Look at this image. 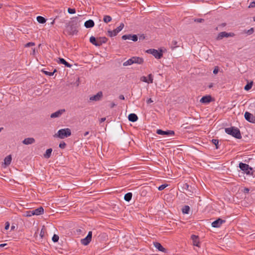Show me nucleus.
Instances as JSON below:
<instances>
[{"mask_svg":"<svg viewBox=\"0 0 255 255\" xmlns=\"http://www.w3.org/2000/svg\"><path fill=\"white\" fill-rule=\"evenodd\" d=\"M6 245V244H2L0 245V247H3Z\"/></svg>","mask_w":255,"mask_h":255,"instance_id":"nucleus-57","label":"nucleus"},{"mask_svg":"<svg viewBox=\"0 0 255 255\" xmlns=\"http://www.w3.org/2000/svg\"><path fill=\"white\" fill-rule=\"evenodd\" d=\"M92 237V232L91 231H90V232H89L86 238H88L89 240L91 241Z\"/></svg>","mask_w":255,"mask_h":255,"instance_id":"nucleus-40","label":"nucleus"},{"mask_svg":"<svg viewBox=\"0 0 255 255\" xmlns=\"http://www.w3.org/2000/svg\"><path fill=\"white\" fill-rule=\"evenodd\" d=\"M71 134V130L68 128H63L59 130L57 133H56L54 136L58 137L61 139H63L65 137H67L70 136Z\"/></svg>","mask_w":255,"mask_h":255,"instance_id":"nucleus-4","label":"nucleus"},{"mask_svg":"<svg viewBox=\"0 0 255 255\" xmlns=\"http://www.w3.org/2000/svg\"><path fill=\"white\" fill-rule=\"evenodd\" d=\"M124 24L123 23H121L119 26H118L116 29H114L113 31H108V35L110 37L115 36L117 35V34L120 32L124 28Z\"/></svg>","mask_w":255,"mask_h":255,"instance_id":"nucleus-8","label":"nucleus"},{"mask_svg":"<svg viewBox=\"0 0 255 255\" xmlns=\"http://www.w3.org/2000/svg\"><path fill=\"white\" fill-rule=\"evenodd\" d=\"M213 87V84H211L209 86V87L210 88L211 87Z\"/></svg>","mask_w":255,"mask_h":255,"instance_id":"nucleus-61","label":"nucleus"},{"mask_svg":"<svg viewBox=\"0 0 255 255\" xmlns=\"http://www.w3.org/2000/svg\"><path fill=\"white\" fill-rule=\"evenodd\" d=\"M59 146L61 148H64L66 146V143L64 142H61L59 144Z\"/></svg>","mask_w":255,"mask_h":255,"instance_id":"nucleus-45","label":"nucleus"},{"mask_svg":"<svg viewBox=\"0 0 255 255\" xmlns=\"http://www.w3.org/2000/svg\"><path fill=\"white\" fill-rule=\"evenodd\" d=\"M68 12L70 14H74L76 12V10L75 8H69L68 9Z\"/></svg>","mask_w":255,"mask_h":255,"instance_id":"nucleus-39","label":"nucleus"},{"mask_svg":"<svg viewBox=\"0 0 255 255\" xmlns=\"http://www.w3.org/2000/svg\"><path fill=\"white\" fill-rule=\"evenodd\" d=\"M9 227V223H8V222H6V223H5V228H5V229L6 230H8V229Z\"/></svg>","mask_w":255,"mask_h":255,"instance_id":"nucleus-50","label":"nucleus"},{"mask_svg":"<svg viewBox=\"0 0 255 255\" xmlns=\"http://www.w3.org/2000/svg\"><path fill=\"white\" fill-rule=\"evenodd\" d=\"M2 6V4H0V8H1Z\"/></svg>","mask_w":255,"mask_h":255,"instance_id":"nucleus-64","label":"nucleus"},{"mask_svg":"<svg viewBox=\"0 0 255 255\" xmlns=\"http://www.w3.org/2000/svg\"><path fill=\"white\" fill-rule=\"evenodd\" d=\"M255 7V2L253 1L250 3V5H249V8H253Z\"/></svg>","mask_w":255,"mask_h":255,"instance_id":"nucleus-48","label":"nucleus"},{"mask_svg":"<svg viewBox=\"0 0 255 255\" xmlns=\"http://www.w3.org/2000/svg\"><path fill=\"white\" fill-rule=\"evenodd\" d=\"M122 38L123 40H131L133 41H136L137 40L138 37L136 35L133 34H128V35H124L122 36Z\"/></svg>","mask_w":255,"mask_h":255,"instance_id":"nucleus-12","label":"nucleus"},{"mask_svg":"<svg viewBox=\"0 0 255 255\" xmlns=\"http://www.w3.org/2000/svg\"><path fill=\"white\" fill-rule=\"evenodd\" d=\"M44 234H45V229H44V227H43L42 228V229H41V230L40 231V236L41 238H42L44 237Z\"/></svg>","mask_w":255,"mask_h":255,"instance_id":"nucleus-41","label":"nucleus"},{"mask_svg":"<svg viewBox=\"0 0 255 255\" xmlns=\"http://www.w3.org/2000/svg\"><path fill=\"white\" fill-rule=\"evenodd\" d=\"M244 116L247 121L252 123H255V117L253 114L248 112H246Z\"/></svg>","mask_w":255,"mask_h":255,"instance_id":"nucleus-10","label":"nucleus"},{"mask_svg":"<svg viewBox=\"0 0 255 255\" xmlns=\"http://www.w3.org/2000/svg\"><path fill=\"white\" fill-rule=\"evenodd\" d=\"M43 72L45 74L48 76H52L55 72H56V70L55 69L53 72H50L42 70Z\"/></svg>","mask_w":255,"mask_h":255,"instance_id":"nucleus-34","label":"nucleus"},{"mask_svg":"<svg viewBox=\"0 0 255 255\" xmlns=\"http://www.w3.org/2000/svg\"><path fill=\"white\" fill-rule=\"evenodd\" d=\"M183 187L184 189L190 192V190L189 189V185L187 183L184 184Z\"/></svg>","mask_w":255,"mask_h":255,"instance_id":"nucleus-44","label":"nucleus"},{"mask_svg":"<svg viewBox=\"0 0 255 255\" xmlns=\"http://www.w3.org/2000/svg\"><path fill=\"white\" fill-rule=\"evenodd\" d=\"M153 102V101L152 100V99L151 98L148 99L146 101L147 104L152 103Z\"/></svg>","mask_w":255,"mask_h":255,"instance_id":"nucleus-52","label":"nucleus"},{"mask_svg":"<svg viewBox=\"0 0 255 255\" xmlns=\"http://www.w3.org/2000/svg\"><path fill=\"white\" fill-rule=\"evenodd\" d=\"M57 62L59 64H64L66 67L71 68L72 65L66 61V60L62 58H59L58 60H57Z\"/></svg>","mask_w":255,"mask_h":255,"instance_id":"nucleus-18","label":"nucleus"},{"mask_svg":"<svg viewBox=\"0 0 255 255\" xmlns=\"http://www.w3.org/2000/svg\"><path fill=\"white\" fill-rule=\"evenodd\" d=\"M116 106V104H115L114 103H112L111 104V108H114V107L115 106Z\"/></svg>","mask_w":255,"mask_h":255,"instance_id":"nucleus-55","label":"nucleus"},{"mask_svg":"<svg viewBox=\"0 0 255 255\" xmlns=\"http://www.w3.org/2000/svg\"><path fill=\"white\" fill-rule=\"evenodd\" d=\"M144 38V36H143V37H142V36H140V37H139V38H140H140H142H142Z\"/></svg>","mask_w":255,"mask_h":255,"instance_id":"nucleus-63","label":"nucleus"},{"mask_svg":"<svg viewBox=\"0 0 255 255\" xmlns=\"http://www.w3.org/2000/svg\"><path fill=\"white\" fill-rule=\"evenodd\" d=\"M105 120H106V118H101V119H100V123H103V122H105Z\"/></svg>","mask_w":255,"mask_h":255,"instance_id":"nucleus-53","label":"nucleus"},{"mask_svg":"<svg viewBox=\"0 0 255 255\" xmlns=\"http://www.w3.org/2000/svg\"><path fill=\"white\" fill-rule=\"evenodd\" d=\"M154 247L157 249L159 251L166 253V250L162 247V246L158 242H153Z\"/></svg>","mask_w":255,"mask_h":255,"instance_id":"nucleus-16","label":"nucleus"},{"mask_svg":"<svg viewBox=\"0 0 255 255\" xmlns=\"http://www.w3.org/2000/svg\"><path fill=\"white\" fill-rule=\"evenodd\" d=\"M148 53L152 54L155 58L160 59L162 57V51L160 50L159 51L154 49H150L146 51Z\"/></svg>","mask_w":255,"mask_h":255,"instance_id":"nucleus-7","label":"nucleus"},{"mask_svg":"<svg viewBox=\"0 0 255 255\" xmlns=\"http://www.w3.org/2000/svg\"><path fill=\"white\" fill-rule=\"evenodd\" d=\"M90 242L91 241L89 240L86 237L82 239L81 241L82 244L85 246L88 245L90 243Z\"/></svg>","mask_w":255,"mask_h":255,"instance_id":"nucleus-28","label":"nucleus"},{"mask_svg":"<svg viewBox=\"0 0 255 255\" xmlns=\"http://www.w3.org/2000/svg\"><path fill=\"white\" fill-rule=\"evenodd\" d=\"M234 35V34L233 33H228L225 31L224 32H221L219 33L217 39V40H221L224 37H232Z\"/></svg>","mask_w":255,"mask_h":255,"instance_id":"nucleus-11","label":"nucleus"},{"mask_svg":"<svg viewBox=\"0 0 255 255\" xmlns=\"http://www.w3.org/2000/svg\"><path fill=\"white\" fill-rule=\"evenodd\" d=\"M119 98H120L121 100H125V97H124V95H120V96H119Z\"/></svg>","mask_w":255,"mask_h":255,"instance_id":"nucleus-54","label":"nucleus"},{"mask_svg":"<svg viewBox=\"0 0 255 255\" xmlns=\"http://www.w3.org/2000/svg\"><path fill=\"white\" fill-rule=\"evenodd\" d=\"M144 62L143 59L141 57L134 56L129 59L123 63L124 66L131 65L135 63L138 64H142Z\"/></svg>","mask_w":255,"mask_h":255,"instance_id":"nucleus-3","label":"nucleus"},{"mask_svg":"<svg viewBox=\"0 0 255 255\" xmlns=\"http://www.w3.org/2000/svg\"><path fill=\"white\" fill-rule=\"evenodd\" d=\"M225 222V220L219 218L212 223V226L214 228H219Z\"/></svg>","mask_w":255,"mask_h":255,"instance_id":"nucleus-14","label":"nucleus"},{"mask_svg":"<svg viewBox=\"0 0 255 255\" xmlns=\"http://www.w3.org/2000/svg\"><path fill=\"white\" fill-rule=\"evenodd\" d=\"M190 210V207L188 206H185L182 208V213L183 214H188Z\"/></svg>","mask_w":255,"mask_h":255,"instance_id":"nucleus-30","label":"nucleus"},{"mask_svg":"<svg viewBox=\"0 0 255 255\" xmlns=\"http://www.w3.org/2000/svg\"><path fill=\"white\" fill-rule=\"evenodd\" d=\"M99 42L101 43V45L103 43H106L107 41V39L105 37H100L99 39H98Z\"/></svg>","mask_w":255,"mask_h":255,"instance_id":"nucleus-32","label":"nucleus"},{"mask_svg":"<svg viewBox=\"0 0 255 255\" xmlns=\"http://www.w3.org/2000/svg\"><path fill=\"white\" fill-rule=\"evenodd\" d=\"M212 142L215 144L216 145V148L217 149H218L219 147L218 146V143H219V141L218 139H213L212 140Z\"/></svg>","mask_w":255,"mask_h":255,"instance_id":"nucleus-36","label":"nucleus"},{"mask_svg":"<svg viewBox=\"0 0 255 255\" xmlns=\"http://www.w3.org/2000/svg\"><path fill=\"white\" fill-rule=\"evenodd\" d=\"M251 239H253V238H255V236H254V234L251 235Z\"/></svg>","mask_w":255,"mask_h":255,"instance_id":"nucleus-58","label":"nucleus"},{"mask_svg":"<svg viewBox=\"0 0 255 255\" xmlns=\"http://www.w3.org/2000/svg\"><path fill=\"white\" fill-rule=\"evenodd\" d=\"M36 19L37 21L40 23L43 24L46 22V19L41 16H38Z\"/></svg>","mask_w":255,"mask_h":255,"instance_id":"nucleus-27","label":"nucleus"},{"mask_svg":"<svg viewBox=\"0 0 255 255\" xmlns=\"http://www.w3.org/2000/svg\"><path fill=\"white\" fill-rule=\"evenodd\" d=\"M78 24L76 22L70 21L66 24L65 31L69 35L76 34L78 32Z\"/></svg>","mask_w":255,"mask_h":255,"instance_id":"nucleus-1","label":"nucleus"},{"mask_svg":"<svg viewBox=\"0 0 255 255\" xmlns=\"http://www.w3.org/2000/svg\"><path fill=\"white\" fill-rule=\"evenodd\" d=\"M191 239L193 241V245L195 246L199 247V242L198 237L195 235H192Z\"/></svg>","mask_w":255,"mask_h":255,"instance_id":"nucleus-23","label":"nucleus"},{"mask_svg":"<svg viewBox=\"0 0 255 255\" xmlns=\"http://www.w3.org/2000/svg\"><path fill=\"white\" fill-rule=\"evenodd\" d=\"M254 32V28H251L248 30L246 31L245 32L247 33L248 35H251L253 34Z\"/></svg>","mask_w":255,"mask_h":255,"instance_id":"nucleus-37","label":"nucleus"},{"mask_svg":"<svg viewBox=\"0 0 255 255\" xmlns=\"http://www.w3.org/2000/svg\"><path fill=\"white\" fill-rule=\"evenodd\" d=\"M11 156L10 155H9L7 156L6 157H5L4 159V164L5 166H7L9 165L11 161Z\"/></svg>","mask_w":255,"mask_h":255,"instance_id":"nucleus-24","label":"nucleus"},{"mask_svg":"<svg viewBox=\"0 0 255 255\" xmlns=\"http://www.w3.org/2000/svg\"><path fill=\"white\" fill-rule=\"evenodd\" d=\"M212 97L211 96H206L203 97L200 100V102L203 104H207L211 101Z\"/></svg>","mask_w":255,"mask_h":255,"instance_id":"nucleus-17","label":"nucleus"},{"mask_svg":"<svg viewBox=\"0 0 255 255\" xmlns=\"http://www.w3.org/2000/svg\"><path fill=\"white\" fill-rule=\"evenodd\" d=\"M140 80L142 82H146L149 83V82L148 81L147 78L145 76H142L140 78Z\"/></svg>","mask_w":255,"mask_h":255,"instance_id":"nucleus-43","label":"nucleus"},{"mask_svg":"<svg viewBox=\"0 0 255 255\" xmlns=\"http://www.w3.org/2000/svg\"><path fill=\"white\" fill-rule=\"evenodd\" d=\"M35 142V139L33 137H28L25 138L23 141L22 143L25 145L31 144Z\"/></svg>","mask_w":255,"mask_h":255,"instance_id":"nucleus-20","label":"nucleus"},{"mask_svg":"<svg viewBox=\"0 0 255 255\" xmlns=\"http://www.w3.org/2000/svg\"><path fill=\"white\" fill-rule=\"evenodd\" d=\"M132 195V194L131 193L128 192L125 194V195L124 196V199L126 201L129 202L131 199Z\"/></svg>","mask_w":255,"mask_h":255,"instance_id":"nucleus-26","label":"nucleus"},{"mask_svg":"<svg viewBox=\"0 0 255 255\" xmlns=\"http://www.w3.org/2000/svg\"><path fill=\"white\" fill-rule=\"evenodd\" d=\"M222 26H225L226 25V23H222V25H221Z\"/></svg>","mask_w":255,"mask_h":255,"instance_id":"nucleus-62","label":"nucleus"},{"mask_svg":"<svg viewBox=\"0 0 255 255\" xmlns=\"http://www.w3.org/2000/svg\"><path fill=\"white\" fill-rule=\"evenodd\" d=\"M52 240L54 243L58 242L59 240V236L57 235H54L52 238Z\"/></svg>","mask_w":255,"mask_h":255,"instance_id":"nucleus-35","label":"nucleus"},{"mask_svg":"<svg viewBox=\"0 0 255 255\" xmlns=\"http://www.w3.org/2000/svg\"><path fill=\"white\" fill-rule=\"evenodd\" d=\"M65 112V109L59 110L55 113L51 114L50 117L51 118H56L60 117L64 112Z\"/></svg>","mask_w":255,"mask_h":255,"instance_id":"nucleus-15","label":"nucleus"},{"mask_svg":"<svg viewBox=\"0 0 255 255\" xmlns=\"http://www.w3.org/2000/svg\"><path fill=\"white\" fill-rule=\"evenodd\" d=\"M52 151V148L47 149L45 153L44 154V157L46 158H49L51 156Z\"/></svg>","mask_w":255,"mask_h":255,"instance_id":"nucleus-25","label":"nucleus"},{"mask_svg":"<svg viewBox=\"0 0 255 255\" xmlns=\"http://www.w3.org/2000/svg\"><path fill=\"white\" fill-rule=\"evenodd\" d=\"M103 97V93L100 91L96 95L91 96L89 98L90 101H98L101 100Z\"/></svg>","mask_w":255,"mask_h":255,"instance_id":"nucleus-13","label":"nucleus"},{"mask_svg":"<svg viewBox=\"0 0 255 255\" xmlns=\"http://www.w3.org/2000/svg\"><path fill=\"white\" fill-rule=\"evenodd\" d=\"M112 20V17L109 15H105L103 18V21L107 23Z\"/></svg>","mask_w":255,"mask_h":255,"instance_id":"nucleus-29","label":"nucleus"},{"mask_svg":"<svg viewBox=\"0 0 255 255\" xmlns=\"http://www.w3.org/2000/svg\"><path fill=\"white\" fill-rule=\"evenodd\" d=\"M194 21L197 22H202L204 21V19L202 18H197L194 20Z\"/></svg>","mask_w":255,"mask_h":255,"instance_id":"nucleus-47","label":"nucleus"},{"mask_svg":"<svg viewBox=\"0 0 255 255\" xmlns=\"http://www.w3.org/2000/svg\"><path fill=\"white\" fill-rule=\"evenodd\" d=\"M128 119L129 121L135 122L137 120L138 117L135 114H130L128 115Z\"/></svg>","mask_w":255,"mask_h":255,"instance_id":"nucleus-22","label":"nucleus"},{"mask_svg":"<svg viewBox=\"0 0 255 255\" xmlns=\"http://www.w3.org/2000/svg\"><path fill=\"white\" fill-rule=\"evenodd\" d=\"M177 47H178L177 45V41L176 40H173L171 43V48L173 49Z\"/></svg>","mask_w":255,"mask_h":255,"instance_id":"nucleus-33","label":"nucleus"},{"mask_svg":"<svg viewBox=\"0 0 255 255\" xmlns=\"http://www.w3.org/2000/svg\"><path fill=\"white\" fill-rule=\"evenodd\" d=\"M218 72H219V68L218 67H216L213 70V73L214 74H217L218 73Z\"/></svg>","mask_w":255,"mask_h":255,"instance_id":"nucleus-49","label":"nucleus"},{"mask_svg":"<svg viewBox=\"0 0 255 255\" xmlns=\"http://www.w3.org/2000/svg\"><path fill=\"white\" fill-rule=\"evenodd\" d=\"M77 233H81V229H78V230H77Z\"/></svg>","mask_w":255,"mask_h":255,"instance_id":"nucleus-59","label":"nucleus"},{"mask_svg":"<svg viewBox=\"0 0 255 255\" xmlns=\"http://www.w3.org/2000/svg\"><path fill=\"white\" fill-rule=\"evenodd\" d=\"M35 43L33 42H28L25 44V47H30L32 46H34Z\"/></svg>","mask_w":255,"mask_h":255,"instance_id":"nucleus-46","label":"nucleus"},{"mask_svg":"<svg viewBox=\"0 0 255 255\" xmlns=\"http://www.w3.org/2000/svg\"><path fill=\"white\" fill-rule=\"evenodd\" d=\"M55 20V19L52 20V21L51 23V24H53L54 23Z\"/></svg>","mask_w":255,"mask_h":255,"instance_id":"nucleus-60","label":"nucleus"},{"mask_svg":"<svg viewBox=\"0 0 255 255\" xmlns=\"http://www.w3.org/2000/svg\"><path fill=\"white\" fill-rule=\"evenodd\" d=\"M44 213V209L42 207H40L33 210L26 211L24 212V216L25 217H31L34 215H40Z\"/></svg>","mask_w":255,"mask_h":255,"instance_id":"nucleus-5","label":"nucleus"},{"mask_svg":"<svg viewBox=\"0 0 255 255\" xmlns=\"http://www.w3.org/2000/svg\"><path fill=\"white\" fill-rule=\"evenodd\" d=\"M89 133V131H86L84 133V136H86L87 135H88Z\"/></svg>","mask_w":255,"mask_h":255,"instance_id":"nucleus-56","label":"nucleus"},{"mask_svg":"<svg viewBox=\"0 0 255 255\" xmlns=\"http://www.w3.org/2000/svg\"><path fill=\"white\" fill-rule=\"evenodd\" d=\"M225 132L227 134L231 135L236 138L241 139L242 138V135L240 131L237 128L231 127L226 128Z\"/></svg>","mask_w":255,"mask_h":255,"instance_id":"nucleus-2","label":"nucleus"},{"mask_svg":"<svg viewBox=\"0 0 255 255\" xmlns=\"http://www.w3.org/2000/svg\"><path fill=\"white\" fill-rule=\"evenodd\" d=\"M148 81L149 82V83H152L153 82V77H152V76L151 74H149L148 76Z\"/></svg>","mask_w":255,"mask_h":255,"instance_id":"nucleus-42","label":"nucleus"},{"mask_svg":"<svg viewBox=\"0 0 255 255\" xmlns=\"http://www.w3.org/2000/svg\"><path fill=\"white\" fill-rule=\"evenodd\" d=\"M156 133L159 135H163L166 136H172L174 134V131L173 130H167L164 131L161 129H157L156 130Z\"/></svg>","mask_w":255,"mask_h":255,"instance_id":"nucleus-9","label":"nucleus"},{"mask_svg":"<svg viewBox=\"0 0 255 255\" xmlns=\"http://www.w3.org/2000/svg\"><path fill=\"white\" fill-rule=\"evenodd\" d=\"M240 168L244 171L245 173L248 175H252L253 172H251V171L253 170V168L250 167L248 164L241 162L239 163Z\"/></svg>","mask_w":255,"mask_h":255,"instance_id":"nucleus-6","label":"nucleus"},{"mask_svg":"<svg viewBox=\"0 0 255 255\" xmlns=\"http://www.w3.org/2000/svg\"><path fill=\"white\" fill-rule=\"evenodd\" d=\"M253 82H251L250 83H248L245 87L244 88V89L246 91H248L249 90H250L252 87V86H253Z\"/></svg>","mask_w":255,"mask_h":255,"instance_id":"nucleus-31","label":"nucleus"},{"mask_svg":"<svg viewBox=\"0 0 255 255\" xmlns=\"http://www.w3.org/2000/svg\"><path fill=\"white\" fill-rule=\"evenodd\" d=\"M95 25V23L94 21L92 19H89L88 20H87L85 21L84 23V26L86 28H92Z\"/></svg>","mask_w":255,"mask_h":255,"instance_id":"nucleus-21","label":"nucleus"},{"mask_svg":"<svg viewBox=\"0 0 255 255\" xmlns=\"http://www.w3.org/2000/svg\"><path fill=\"white\" fill-rule=\"evenodd\" d=\"M167 186V184H162L158 187V189L159 191H161V190L164 189Z\"/></svg>","mask_w":255,"mask_h":255,"instance_id":"nucleus-38","label":"nucleus"},{"mask_svg":"<svg viewBox=\"0 0 255 255\" xmlns=\"http://www.w3.org/2000/svg\"><path fill=\"white\" fill-rule=\"evenodd\" d=\"M90 42L96 46H100L101 45V43L99 42L98 39L97 40L93 36L90 37Z\"/></svg>","mask_w":255,"mask_h":255,"instance_id":"nucleus-19","label":"nucleus"},{"mask_svg":"<svg viewBox=\"0 0 255 255\" xmlns=\"http://www.w3.org/2000/svg\"><path fill=\"white\" fill-rule=\"evenodd\" d=\"M249 191H250V190H249V188H245L244 189V191H243V192H244V193H249Z\"/></svg>","mask_w":255,"mask_h":255,"instance_id":"nucleus-51","label":"nucleus"}]
</instances>
